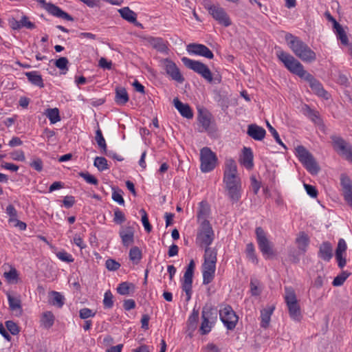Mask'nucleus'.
<instances>
[{
	"instance_id": "nucleus-11",
	"label": "nucleus",
	"mask_w": 352,
	"mask_h": 352,
	"mask_svg": "<svg viewBox=\"0 0 352 352\" xmlns=\"http://www.w3.org/2000/svg\"><path fill=\"white\" fill-rule=\"evenodd\" d=\"M162 64L166 74L171 80L179 83H182L184 81V78L175 63L168 58H165L162 60Z\"/></svg>"
},
{
	"instance_id": "nucleus-2",
	"label": "nucleus",
	"mask_w": 352,
	"mask_h": 352,
	"mask_svg": "<svg viewBox=\"0 0 352 352\" xmlns=\"http://www.w3.org/2000/svg\"><path fill=\"white\" fill-rule=\"evenodd\" d=\"M223 182L227 195L232 204L238 202L241 197L242 184L239 175L223 177Z\"/></svg>"
},
{
	"instance_id": "nucleus-46",
	"label": "nucleus",
	"mask_w": 352,
	"mask_h": 352,
	"mask_svg": "<svg viewBox=\"0 0 352 352\" xmlns=\"http://www.w3.org/2000/svg\"><path fill=\"white\" fill-rule=\"evenodd\" d=\"M198 121L203 129L206 131L210 125V117L206 113H200L198 116Z\"/></svg>"
},
{
	"instance_id": "nucleus-39",
	"label": "nucleus",
	"mask_w": 352,
	"mask_h": 352,
	"mask_svg": "<svg viewBox=\"0 0 352 352\" xmlns=\"http://www.w3.org/2000/svg\"><path fill=\"white\" fill-rule=\"evenodd\" d=\"M129 258L134 264L139 263L142 259V251L138 247L134 246L131 248L129 251Z\"/></svg>"
},
{
	"instance_id": "nucleus-63",
	"label": "nucleus",
	"mask_w": 352,
	"mask_h": 352,
	"mask_svg": "<svg viewBox=\"0 0 352 352\" xmlns=\"http://www.w3.org/2000/svg\"><path fill=\"white\" fill-rule=\"evenodd\" d=\"M305 188L306 190L307 193L313 198L317 197L318 191L315 186L309 185V184H304Z\"/></svg>"
},
{
	"instance_id": "nucleus-12",
	"label": "nucleus",
	"mask_w": 352,
	"mask_h": 352,
	"mask_svg": "<svg viewBox=\"0 0 352 352\" xmlns=\"http://www.w3.org/2000/svg\"><path fill=\"white\" fill-rule=\"evenodd\" d=\"M187 51L189 54L201 56L208 59H212V52L206 45L202 44L191 43L187 45Z\"/></svg>"
},
{
	"instance_id": "nucleus-7",
	"label": "nucleus",
	"mask_w": 352,
	"mask_h": 352,
	"mask_svg": "<svg viewBox=\"0 0 352 352\" xmlns=\"http://www.w3.org/2000/svg\"><path fill=\"white\" fill-rule=\"evenodd\" d=\"M219 317L223 324L228 330H233L239 320L232 307L228 305H226L220 309Z\"/></svg>"
},
{
	"instance_id": "nucleus-34",
	"label": "nucleus",
	"mask_w": 352,
	"mask_h": 352,
	"mask_svg": "<svg viewBox=\"0 0 352 352\" xmlns=\"http://www.w3.org/2000/svg\"><path fill=\"white\" fill-rule=\"evenodd\" d=\"M115 100L117 104L123 105L129 101V96L124 88H118L116 91Z\"/></svg>"
},
{
	"instance_id": "nucleus-3",
	"label": "nucleus",
	"mask_w": 352,
	"mask_h": 352,
	"mask_svg": "<svg viewBox=\"0 0 352 352\" xmlns=\"http://www.w3.org/2000/svg\"><path fill=\"white\" fill-rule=\"evenodd\" d=\"M276 54L278 59L290 72L301 78L306 75L307 72L304 69L303 65L291 54L283 51H278Z\"/></svg>"
},
{
	"instance_id": "nucleus-49",
	"label": "nucleus",
	"mask_w": 352,
	"mask_h": 352,
	"mask_svg": "<svg viewBox=\"0 0 352 352\" xmlns=\"http://www.w3.org/2000/svg\"><path fill=\"white\" fill-rule=\"evenodd\" d=\"M52 295L53 296L52 305L62 307L64 305V297L59 292L54 291L52 292Z\"/></svg>"
},
{
	"instance_id": "nucleus-40",
	"label": "nucleus",
	"mask_w": 352,
	"mask_h": 352,
	"mask_svg": "<svg viewBox=\"0 0 352 352\" xmlns=\"http://www.w3.org/2000/svg\"><path fill=\"white\" fill-rule=\"evenodd\" d=\"M245 252L249 260H250L254 264L258 263V260L255 253L254 245L252 243H249L247 244Z\"/></svg>"
},
{
	"instance_id": "nucleus-56",
	"label": "nucleus",
	"mask_w": 352,
	"mask_h": 352,
	"mask_svg": "<svg viewBox=\"0 0 352 352\" xmlns=\"http://www.w3.org/2000/svg\"><path fill=\"white\" fill-rule=\"evenodd\" d=\"M6 327L7 329L10 332V333L14 336L17 335L20 331L18 325L12 320L6 321Z\"/></svg>"
},
{
	"instance_id": "nucleus-41",
	"label": "nucleus",
	"mask_w": 352,
	"mask_h": 352,
	"mask_svg": "<svg viewBox=\"0 0 352 352\" xmlns=\"http://www.w3.org/2000/svg\"><path fill=\"white\" fill-rule=\"evenodd\" d=\"M95 138L98 147L100 148V151L106 153L107 152V144L100 129L96 131Z\"/></svg>"
},
{
	"instance_id": "nucleus-17",
	"label": "nucleus",
	"mask_w": 352,
	"mask_h": 352,
	"mask_svg": "<svg viewBox=\"0 0 352 352\" xmlns=\"http://www.w3.org/2000/svg\"><path fill=\"white\" fill-rule=\"evenodd\" d=\"M8 24L14 30H18L23 28L32 30L35 28V25L26 16H23L19 21H17L14 17L10 18L8 19Z\"/></svg>"
},
{
	"instance_id": "nucleus-14",
	"label": "nucleus",
	"mask_w": 352,
	"mask_h": 352,
	"mask_svg": "<svg viewBox=\"0 0 352 352\" xmlns=\"http://www.w3.org/2000/svg\"><path fill=\"white\" fill-rule=\"evenodd\" d=\"M332 145L337 152H341L342 154H352V146L344 139L338 135L331 137Z\"/></svg>"
},
{
	"instance_id": "nucleus-45",
	"label": "nucleus",
	"mask_w": 352,
	"mask_h": 352,
	"mask_svg": "<svg viewBox=\"0 0 352 352\" xmlns=\"http://www.w3.org/2000/svg\"><path fill=\"white\" fill-rule=\"evenodd\" d=\"M198 318L199 311L195 309H193L191 315L189 316L188 319V326L189 329L193 331L196 329Z\"/></svg>"
},
{
	"instance_id": "nucleus-10",
	"label": "nucleus",
	"mask_w": 352,
	"mask_h": 352,
	"mask_svg": "<svg viewBox=\"0 0 352 352\" xmlns=\"http://www.w3.org/2000/svg\"><path fill=\"white\" fill-rule=\"evenodd\" d=\"M210 14L212 15L220 25L224 27H228L232 24V21L225 10L217 5H210L206 7Z\"/></svg>"
},
{
	"instance_id": "nucleus-4",
	"label": "nucleus",
	"mask_w": 352,
	"mask_h": 352,
	"mask_svg": "<svg viewBox=\"0 0 352 352\" xmlns=\"http://www.w3.org/2000/svg\"><path fill=\"white\" fill-rule=\"evenodd\" d=\"M255 234L258 248L263 256L266 259L274 256L273 243L268 239L264 230L261 227H257L255 229Z\"/></svg>"
},
{
	"instance_id": "nucleus-36",
	"label": "nucleus",
	"mask_w": 352,
	"mask_h": 352,
	"mask_svg": "<svg viewBox=\"0 0 352 352\" xmlns=\"http://www.w3.org/2000/svg\"><path fill=\"white\" fill-rule=\"evenodd\" d=\"M296 242L298 245V248L302 252L307 251V248L309 245V237L306 234L302 232L300 236L296 239Z\"/></svg>"
},
{
	"instance_id": "nucleus-60",
	"label": "nucleus",
	"mask_w": 352,
	"mask_h": 352,
	"mask_svg": "<svg viewBox=\"0 0 352 352\" xmlns=\"http://www.w3.org/2000/svg\"><path fill=\"white\" fill-rule=\"evenodd\" d=\"M105 266L109 271H116L120 267V264L114 259L109 258L105 262Z\"/></svg>"
},
{
	"instance_id": "nucleus-21",
	"label": "nucleus",
	"mask_w": 352,
	"mask_h": 352,
	"mask_svg": "<svg viewBox=\"0 0 352 352\" xmlns=\"http://www.w3.org/2000/svg\"><path fill=\"white\" fill-rule=\"evenodd\" d=\"M212 315L211 310L204 308L201 313L202 322L200 327L201 334L205 335L211 331L212 324L209 322V318Z\"/></svg>"
},
{
	"instance_id": "nucleus-51",
	"label": "nucleus",
	"mask_w": 352,
	"mask_h": 352,
	"mask_svg": "<svg viewBox=\"0 0 352 352\" xmlns=\"http://www.w3.org/2000/svg\"><path fill=\"white\" fill-rule=\"evenodd\" d=\"M113 294L110 290H107L104 295L103 305L104 308L111 309L113 306Z\"/></svg>"
},
{
	"instance_id": "nucleus-47",
	"label": "nucleus",
	"mask_w": 352,
	"mask_h": 352,
	"mask_svg": "<svg viewBox=\"0 0 352 352\" xmlns=\"http://www.w3.org/2000/svg\"><path fill=\"white\" fill-rule=\"evenodd\" d=\"M240 164L247 169H252L254 166L253 155H241L239 159Z\"/></svg>"
},
{
	"instance_id": "nucleus-27",
	"label": "nucleus",
	"mask_w": 352,
	"mask_h": 352,
	"mask_svg": "<svg viewBox=\"0 0 352 352\" xmlns=\"http://www.w3.org/2000/svg\"><path fill=\"white\" fill-rule=\"evenodd\" d=\"M239 175L235 161L229 158L226 160L223 170V177Z\"/></svg>"
},
{
	"instance_id": "nucleus-32",
	"label": "nucleus",
	"mask_w": 352,
	"mask_h": 352,
	"mask_svg": "<svg viewBox=\"0 0 352 352\" xmlns=\"http://www.w3.org/2000/svg\"><path fill=\"white\" fill-rule=\"evenodd\" d=\"M54 319V316L51 311L44 312L41 318V325L45 329H50L53 326Z\"/></svg>"
},
{
	"instance_id": "nucleus-52",
	"label": "nucleus",
	"mask_w": 352,
	"mask_h": 352,
	"mask_svg": "<svg viewBox=\"0 0 352 352\" xmlns=\"http://www.w3.org/2000/svg\"><path fill=\"white\" fill-rule=\"evenodd\" d=\"M347 245L343 239H340L336 250V256H343L346 251Z\"/></svg>"
},
{
	"instance_id": "nucleus-25",
	"label": "nucleus",
	"mask_w": 352,
	"mask_h": 352,
	"mask_svg": "<svg viewBox=\"0 0 352 352\" xmlns=\"http://www.w3.org/2000/svg\"><path fill=\"white\" fill-rule=\"evenodd\" d=\"M217 252L215 249L206 248L203 265L216 266Z\"/></svg>"
},
{
	"instance_id": "nucleus-31",
	"label": "nucleus",
	"mask_w": 352,
	"mask_h": 352,
	"mask_svg": "<svg viewBox=\"0 0 352 352\" xmlns=\"http://www.w3.org/2000/svg\"><path fill=\"white\" fill-rule=\"evenodd\" d=\"M134 289V284L129 282H122L118 285L117 287V292L120 295L125 296L133 292Z\"/></svg>"
},
{
	"instance_id": "nucleus-13",
	"label": "nucleus",
	"mask_w": 352,
	"mask_h": 352,
	"mask_svg": "<svg viewBox=\"0 0 352 352\" xmlns=\"http://www.w3.org/2000/svg\"><path fill=\"white\" fill-rule=\"evenodd\" d=\"M302 78L307 80L312 91L318 96L327 99L329 96L328 93L324 89L322 84L315 79L312 75L307 72Z\"/></svg>"
},
{
	"instance_id": "nucleus-64",
	"label": "nucleus",
	"mask_w": 352,
	"mask_h": 352,
	"mask_svg": "<svg viewBox=\"0 0 352 352\" xmlns=\"http://www.w3.org/2000/svg\"><path fill=\"white\" fill-rule=\"evenodd\" d=\"M203 350L205 352H221L220 349L214 343H208Z\"/></svg>"
},
{
	"instance_id": "nucleus-15",
	"label": "nucleus",
	"mask_w": 352,
	"mask_h": 352,
	"mask_svg": "<svg viewBox=\"0 0 352 352\" xmlns=\"http://www.w3.org/2000/svg\"><path fill=\"white\" fill-rule=\"evenodd\" d=\"M299 161L312 175H316L320 171V166L313 155H298Z\"/></svg>"
},
{
	"instance_id": "nucleus-5",
	"label": "nucleus",
	"mask_w": 352,
	"mask_h": 352,
	"mask_svg": "<svg viewBox=\"0 0 352 352\" xmlns=\"http://www.w3.org/2000/svg\"><path fill=\"white\" fill-rule=\"evenodd\" d=\"M285 300L288 307L289 316L294 320L299 321L301 314L295 292L292 287H285Z\"/></svg>"
},
{
	"instance_id": "nucleus-53",
	"label": "nucleus",
	"mask_w": 352,
	"mask_h": 352,
	"mask_svg": "<svg viewBox=\"0 0 352 352\" xmlns=\"http://www.w3.org/2000/svg\"><path fill=\"white\" fill-rule=\"evenodd\" d=\"M80 177L83 178L87 183L93 184V185H98V180L92 175L89 174L88 172H81L79 173Z\"/></svg>"
},
{
	"instance_id": "nucleus-24",
	"label": "nucleus",
	"mask_w": 352,
	"mask_h": 352,
	"mask_svg": "<svg viewBox=\"0 0 352 352\" xmlns=\"http://www.w3.org/2000/svg\"><path fill=\"white\" fill-rule=\"evenodd\" d=\"M216 271V266L206 265L202 264L203 284L208 285L214 278Z\"/></svg>"
},
{
	"instance_id": "nucleus-42",
	"label": "nucleus",
	"mask_w": 352,
	"mask_h": 352,
	"mask_svg": "<svg viewBox=\"0 0 352 352\" xmlns=\"http://www.w3.org/2000/svg\"><path fill=\"white\" fill-rule=\"evenodd\" d=\"M28 164L32 168L36 170L37 172H41L43 170V163L41 159L38 157H31Z\"/></svg>"
},
{
	"instance_id": "nucleus-18",
	"label": "nucleus",
	"mask_w": 352,
	"mask_h": 352,
	"mask_svg": "<svg viewBox=\"0 0 352 352\" xmlns=\"http://www.w3.org/2000/svg\"><path fill=\"white\" fill-rule=\"evenodd\" d=\"M217 155H200V168L203 173L212 171L217 163Z\"/></svg>"
},
{
	"instance_id": "nucleus-22",
	"label": "nucleus",
	"mask_w": 352,
	"mask_h": 352,
	"mask_svg": "<svg viewBox=\"0 0 352 352\" xmlns=\"http://www.w3.org/2000/svg\"><path fill=\"white\" fill-rule=\"evenodd\" d=\"M173 104L183 117L188 119H190L193 117V113L188 104L182 102L178 98L173 99Z\"/></svg>"
},
{
	"instance_id": "nucleus-9",
	"label": "nucleus",
	"mask_w": 352,
	"mask_h": 352,
	"mask_svg": "<svg viewBox=\"0 0 352 352\" xmlns=\"http://www.w3.org/2000/svg\"><path fill=\"white\" fill-rule=\"evenodd\" d=\"M214 239V232L208 221H202L201 230L197 235V243L201 246L205 245L206 248L212 243Z\"/></svg>"
},
{
	"instance_id": "nucleus-44",
	"label": "nucleus",
	"mask_w": 352,
	"mask_h": 352,
	"mask_svg": "<svg viewBox=\"0 0 352 352\" xmlns=\"http://www.w3.org/2000/svg\"><path fill=\"white\" fill-rule=\"evenodd\" d=\"M3 276L8 283H14L17 282L19 274L17 270L14 267H11L8 272L3 273Z\"/></svg>"
},
{
	"instance_id": "nucleus-57",
	"label": "nucleus",
	"mask_w": 352,
	"mask_h": 352,
	"mask_svg": "<svg viewBox=\"0 0 352 352\" xmlns=\"http://www.w3.org/2000/svg\"><path fill=\"white\" fill-rule=\"evenodd\" d=\"M56 255L60 260L66 263H72L74 260L72 256L65 251L58 252Z\"/></svg>"
},
{
	"instance_id": "nucleus-38",
	"label": "nucleus",
	"mask_w": 352,
	"mask_h": 352,
	"mask_svg": "<svg viewBox=\"0 0 352 352\" xmlns=\"http://www.w3.org/2000/svg\"><path fill=\"white\" fill-rule=\"evenodd\" d=\"M303 111L305 115L310 118L316 124H320L321 122L318 113L311 109L308 105L304 106Z\"/></svg>"
},
{
	"instance_id": "nucleus-35",
	"label": "nucleus",
	"mask_w": 352,
	"mask_h": 352,
	"mask_svg": "<svg viewBox=\"0 0 352 352\" xmlns=\"http://www.w3.org/2000/svg\"><path fill=\"white\" fill-rule=\"evenodd\" d=\"M210 213V208L206 202L201 201L199 204L197 217L199 220L203 221H208L206 219Z\"/></svg>"
},
{
	"instance_id": "nucleus-59",
	"label": "nucleus",
	"mask_w": 352,
	"mask_h": 352,
	"mask_svg": "<svg viewBox=\"0 0 352 352\" xmlns=\"http://www.w3.org/2000/svg\"><path fill=\"white\" fill-rule=\"evenodd\" d=\"M96 313L89 308H82L79 311V316L81 319L86 320L95 316Z\"/></svg>"
},
{
	"instance_id": "nucleus-48",
	"label": "nucleus",
	"mask_w": 352,
	"mask_h": 352,
	"mask_svg": "<svg viewBox=\"0 0 352 352\" xmlns=\"http://www.w3.org/2000/svg\"><path fill=\"white\" fill-rule=\"evenodd\" d=\"M350 273L347 272H342L340 275L337 276L333 280V285L336 287L341 286L343 285L346 278L349 276Z\"/></svg>"
},
{
	"instance_id": "nucleus-28",
	"label": "nucleus",
	"mask_w": 352,
	"mask_h": 352,
	"mask_svg": "<svg viewBox=\"0 0 352 352\" xmlns=\"http://www.w3.org/2000/svg\"><path fill=\"white\" fill-rule=\"evenodd\" d=\"M28 80L34 85L38 87H43L44 83L42 76L36 71L28 72L25 73Z\"/></svg>"
},
{
	"instance_id": "nucleus-8",
	"label": "nucleus",
	"mask_w": 352,
	"mask_h": 352,
	"mask_svg": "<svg viewBox=\"0 0 352 352\" xmlns=\"http://www.w3.org/2000/svg\"><path fill=\"white\" fill-rule=\"evenodd\" d=\"M195 263L192 259L184 272L183 280L182 281V290L186 293V300L188 302L192 295V285Z\"/></svg>"
},
{
	"instance_id": "nucleus-54",
	"label": "nucleus",
	"mask_w": 352,
	"mask_h": 352,
	"mask_svg": "<svg viewBox=\"0 0 352 352\" xmlns=\"http://www.w3.org/2000/svg\"><path fill=\"white\" fill-rule=\"evenodd\" d=\"M140 212L142 214V222L144 226L145 230L147 232H150L152 230V226L149 223L148 218L146 212L144 209H141Z\"/></svg>"
},
{
	"instance_id": "nucleus-6",
	"label": "nucleus",
	"mask_w": 352,
	"mask_h": 352,
	"mask_svg": "<svg viewBox=\"0 0 352 352\" xmlns=\"http://www.w3.org/2000/svg\"><path fill=\"white\" fill-rule=\"evenodd\" d=\"M182 60L188 68L199 74L208 82H212L213 80L212 74L207 65L198 60H194L186 57L182 58Z\"/></svg>"
},
{
	"instance_id": "nucleus-50",
	"label": "nucleus",
	"mask_w": 352,
	"mask_h": 352,
	"mask_svg": "<svg viewBox=\"0 0 352 352\" xmlns=\"http://www.w3.org/2000/svg\"><path fill=\"white\" fill-rule=\"evenodd\" d=\"M94 166L100 171H102L108 168L107 161L103 157H96L94 160Z\"/></svg>"
},
{
	"instance_id": "nucleus-20",
	"label": "nucleus",
	"mask_w": 352,
	"mask_h": 352,
	"mask_svg": "<svg viewBox=\"0 0 352 352\" xmlns=\"http://www.w3.org/2000/svg\"><path fill=\"white\" fill-rule=\"evenodd\" d=\"M248 135L255 140L261 141L265 135V130L256 124H250L248 126Z\"/></svg>"
},
{
	"instance_id": "nucleus-30",
	"label": "nucleus",
	"mask_w": 352,
	"mask_h": 352,
	"mask_svg": "<svg viewBox=\"0 0 352 352\" xmlns=\"http://www.w3.org/2000/svg\"><path fill=\"white\" fill-rule=\"evenodd\" d=\"M118 12L120 13L122 18L124 20L130 23H135L136 21L137 14L129 7H124L119 9Z\"/></svg>"
},
{
	"instance_id": "nucleus-16",
	"label": "nucleus",
	"mask_w": 352,
	"mask_h": 352,
	"mask_svg": "<svg viewBox=\"0 0 352 352\" xmlns=\"http://www.w3.org/2000/svg\"><path fill=\"white\" fill-rule=\"evenodd\" d=\"M135 230L133 226H122L119 231V236L121 238L124 246L128 247L134 242Z\"/></svg>"
},
{
	"instance_id": "nucleus-58",
	"label": "nucleus",
	"mask_w": 352,
	"mask_h": 352,
	"mask_svg": "<svg viewBox=\"0 0 352 352\" xmlns=\"http://www.w3.org/2000/svg\"><path fill=\"white\" fill-rule=\"evenodd\" d=\"M125 220L124 214L119 208H116L114 210V222L117 224H121L124 222Z\"/></svg>"
},
{
	"instance_id": "nucleus-1",
	"label": "nucleus",
	"mask_w": 352,
	"mask_h": 352,
	"mask_svg": "<svg viewBox=\"0 0 352 352\" xmlns=\"http://www.w3.org/2000/svg\"><path fill=\"white\" fill-rule=\"evenodd\" d=\"M285 40L291 50L303 62L311 63L316 60V53L299 38L288 33L285 35Z\"/></svg>"
},
{
	"instance_id": "nucleus-33",
	"label": "nucleus",
	"mask_w": 352,
	"mask_h": 352,
	"mask_svg": "<svg viewBox=\"0 0 352 352\" xmlns=\"http://www.w3.org/2000/svg\"><path fill=\"white\" fill-rule=\"evenodd\" d=\"M45 115L52 124H56L60 120V113L58 108H51L46 109L45 111Z\"/></svg>"
},
{
	"instance_id": "nucleus-19",
	"label": "nucleus",
	"mask_w": 352,
	"mask_h": 352,
	"mask_svg": "<svg viewBox=\"0 0 352 352\" xmlns=\"http://www.w3.org/2000/svg\"><path fill=\"white\" fill-rule=\"evenodd\" d=\"M318 256L323 261L329 262L333 256L331 243L329 241H324L320 244Z\"/></svg>"
},
{
	"instance_id": "nucleus-26",
	"label": "nucleus",
	"mask_w": 352,
	"mask_h": 352,
	"mask_svg": "<svg viewBox=\"0 0 352 352\" xmlns=\"http://www.w3.org/2000/svg\"><path fill=\"white\" fill-rule=\"evenodd\" d=\"M148 41L151 46L160 52H166L168 50L167 42L162 38L151 37Z\"/></svg>"
},
{
	"instance_id": "nucleus-23",
	"label": "nucleus",
	"mask_w": 352,
	"mask_h": 352,
	"mask_svg": "<svg viewBox=\"0 0 352 352\" xmlns=\"http://www.w3.org/2000/svg\"><path fill=\"white\" fill-rule=\"evenodd\" d=\"M7 296L10 310L14 311L16 316H21L23 313V309L20 298L14 297L10 294H8Z\"/></svg>"
},
{
	"instance_id": "nucleus-37",
	"label": "nucleus",
	"mask_w": 352,
	"mask_h": 352,
	"mask_svg": "<svg viewBox=\"0 0 352 352\" xmlns=\"http://www.w3.org/2000/svg\"><path fill=\"white\" fill-rule=\"evenodd\" d=\"M334 28L336 30V34L338 39L340 40L341 43L344 45L348 44V38L347 36L343 30L342 27L336 21L334 20Z\"/></svg>"
},
{
	"instance_id": "nucleus-43",
	"label": "nucleus",
	"mask_w": 352,
	"mask_h": 352,
	"mask_svg": "<svg viewBox=\"0 0 352 352\" xmlns=\"http://www.w3.org/2000/svg\"><path fill=\"white\" fill-rule=\"evenodd\" d=\"M340 185L342 192L352 189V181L346 174H341Z\"/></svg>"
},
{
	"instance_id": "nucleus-61",
	"label": "nucleus",
	"mask_w": 352,
	"mask_h": 352,
	"mask_svg": "<svg viewBox=\"0 0 352 352\" xmlns=\"http://www.w3.org/2000/svg\"><path fill=\"white\" fill-rule=\"evenodd\" d=\"M68 60L65 57H61L57 59L55 62V66L61 69V70H68L67 65H68Z\"/></svg>"
},
{
	"instance_id": "nucleus-29",
	"label": "nucleus",
	"mask_w": 352,
	"mask_h": 352,
	"mask_svg": "<svg viewBox=\"0 0 352 352\" xmlns=\"http://www.w3.org/2000/svg\"><path fill=\"white\" fill-rule=\"evenodd\" d=\"M274 307H269L261 311V326L263 328H267L269 326L271 316L273 314Z\"/></svg>"
},
{
	"instance_id": "nucleus-55",
	"label": "nucleus",
	"mask_w": 352,
	"mask_h": 352,
	"mask_svg": "<svg viewBox=\"0 0 352 352\" xmlns=\"http://www.w3.org/2000/svg\"><path fill=\"white\" fill-rule=\"evenodd\" d=\"M250 292L252 296H259L261 290L259 287V283L255 278H252L250 280Z\"/></svg>"
},
{
	"instance_id": "nucleus-62",
	"label": "nucleus",
	"mask_w": 352,
	"mask_h": 352,
	"mask_svg": "<svg viewBox=\"0 0 352 352\" xmlns=\"http://www.w3.org/2000/svg\"><path fill=\"white\" fill-rule=\"evenodd\" d=\"M266 124H267V127L269 131L270 132V133L272 135V136L276 140V142L277 143L281 144L282 146H285V145L283 144V143L282 142V141L279 137V135H278V133L277 132V131L270 124V122L268 121L266 122Z\"/></svg>"
}]
</instances>
